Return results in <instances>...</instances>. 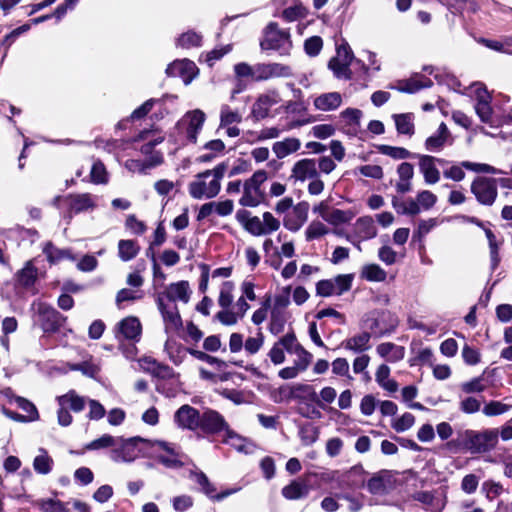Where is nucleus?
Here are the masks:
<instances>
[{
  "label": "nucleus",
  "instance_id": "nucleus-49",
  "mask_svg": "<svg viewBox=\"0 0 512 512\" xmlns=\"http://www.w3.org/2000/svg\"><path fill=\"white\" fill-rule=\"evenodd\" d=\"M354 217L355 212H353L352 210H341L337 208H332L325 222L334 226H338L349 223Z\"/></svg>",
  "mask_w": 512,
  "mask_h": 512
},
{
  "label": "nucleus",
  "instance_id": "nucleus-18",
  "mask_svg": "<svg viewBox=\"0 0 512 512\" xmlns=\"http://www.w3.org/2000/svg\"><path fill=\"white\" fill-rule=\"evenodd\" d=\"M166 73L171 77L182 78L184 84L188 85L197 76L198 68L196 67L194 62L188 59H183L171 63L167 67Z\"/></svg>",
  "mask_w": 512,
  "mask_h": 512
},
{
  "label": "nucleus",
  "instance_id": "nucleus-21",
  "mask_svg": "<svg viewBox=\"0 0 512 512\" xmlns=\"http://www.w3.org/2000/svg\"><path fill=\"white\" fill-rule=\"evenodd\" d=\"M201 429L206 433L226 432L229 426L223 416L215 410L208 409L201 416Z\"/></svg>",
  "mask_w": 512,
  "mask_h": 512
},
{
  "label": "nucleus",
  "instance_id": "nucleus-60",
  "mask_svg": "<svg viewBox=\"0 0 512 512\" xmlns=\"http://www.w3.org/2000/svg\"><path fill=\"white\" fill-rule=\"evenodd\" d=\"M261 218L264 235H270L279 230L281 222L271 212H264Z\"/></svg>",
  "mask_w": 512,
  "mask_h": 512
},
{
  "label": "nucleus",
  "instance_id": "nucleus-36",
  "mask_svg": "<svg viewBox=\"0 0 512 512\" xmlns=\"http://www.w3.org/2000/svg\"><path fill=\"white\" fill-rule=\"evenodd\" d=\"M414 498L425 504L431 512H442L446 505V497L444 494H432L422 491L415 494Z\"/></svg>",
  "mask_w": 512,
  "mask_h": 512
},
{
  "label": "nucleus",
  "instance_id": "nucleus-24",
  "mask_svg": "<svg viewBox=\"0 0 512 512\" xmlns=\"http://www.w3.org/2000/svg\"><path fill=\"white\" fill-rule=\"evenodd\" d=\"M175 421L182 428L194 430L200 427L201 416L195 408L183 405L176 411Z\"/></svg>",
  "mask_w": 512,
  "mask_h": 512
},
{
  "label": "nucleus",
  "instance_id": "nucleus-35",
  "mask_svg": "<svg viewBox=\"0 0 512 512\" xmlns=\"http://www.w3.org/2000/svg\"><path fill=\"white\" fill-rule=\"evenodd\" d=\"M477 103L475 105V111L481 121L490 122L492 118V108L490 106V95L485 88L477 87Z\"/></svg>",
  "mask_w": 512,
  "mask_h": 512
},
{
  "label": "nucleus",
  "instance_id": "nucleus-40",
  "mask_svg": "<svg viewBox=\"0 0 512 512\" xmlns=\"http://www.w3.org/2000/svg\"><path fill=\"white\" fill-rule=\"evenodd\" d=\"M43 253L51 264H57L65 259L75 260V257L71 254L70 250L57 248L51 242L45 244L43 247Z\"/></svg>",
  "mask_w": 512,
  "mask_h": 512
},
{
  "label": "nucleus",
  "instance_id": "nucleus-54",
  "mask_svg": "<svg viewBox=\"0 0 512 512\" xmlns=\"http://www.w3.org/2000/svg\"><path fill=\"white\" fill-rule=\"evenodd\" d=\"M14 401L20 409L27 413V415L24 416L29 422L37 421L39 419V413L36 406L28 399L16 396L14 397Z\"/></svg>",
  "mask_w": 512,
  "mask_h": 512
},
{
  "label": "nucleus",
  "instance_id": "nucleus-19",
  "mask_svg": "<svg viewBox=\"0 0 512 512\" xmlns=\"http://www.w3.org/2000/svg\"><path fill=\"white\" fill-rule=\"evenodd\" d=\"M279 93L271 90L260 94L252 106V115L256 119H264L269 115L270 109L280 102Z\"/></svg>",
  "mask_w": 512,
  "mask_h": 512
},
{
  "label": "nucleus",
  "instance_id": "nucleus-37",
  "mask_svg": "<svg viewBox=\"0 0 512 512\" xmlns=\"http://www.w3.org/2000/svg\"><path fill=\"white\" fill-rule=\"evenodd\" d=\"M300 147L301 141L298 138L287 137L281 141H276L272 146V151L278 159H283L297 152Z\"/></svg>",
  "mask_w": 512,
  "mask_h": 512
},
{
  "label": "nucleus",
  "instance_id": "nucleus-51",
  "mask_svg": "<svg viewBox=\"0 0 512 512\" xmlns=\"http://www.w3.org/2000/svg\"><path fill=\"white\" fill-rule=\"evenodd\" d=\"M288 320V314L286 311L271 310V318L269 330L272 334L277 335L284 330V326Z\"/></svg>",
  "mask_w": 512,
  "mask_h": 512
},
{
  "label": "nucleus",
  "instance_id": "nucleus-2",
  "mask_svg": "<svg viewBox=\"0 0 512 512\" xmlns=\"http://www.w3.org/2000/svg\"><path fill=\"white\" fill-rule=\"evenodd\" d=\"M226 170L227 164L223 162L213 169L195 175L194 179L188 184L189 195L198 200L216 197L221 190V180Z\"/></svg>",
  "mask_w": 512,
  "mask_h": 512
},
{
  "label": "nucleus",
  "instance_id": "nucleus-7",
  "mask_svg": "<svg viewBox=\"0 0 512 512\" xmlns=\"http://www.w3.org/2000/svg\"><path fill=\"white\" fill-rule=\"evenodd\" d=\"M57 403L59 405L57 412L58 423L64 427L69 426L73 420L68 408L74 412H81L85 407V399L79 396L74 390H70L66 394L58 396Z\"/></svg>",
  "mask_w": 512,
  "mask_h": 512
},
{
  "label": "nucleus",
  "instance_id": "nucleus-42",
  "mask_svg": "<svg viewBox=\"0 0 512 512\" xmlns=\"http://www.w3.org/2000/svg\"><path fill=\"white\" fill-rule=\"evenodd\" d=\"M330 232L329 227L320 220H313L304 231V237L307 242L319 240Z\"/></svg>",
  "mask_w": 512,
  "mask_h": 512
},
{
  "label": "nucleus",
  "instance_id": "nucleus-41",
  "mask_svg": "<svg viewBox=\"0 0 512 512\" xmlns=\"http://www.w3.org/2000/svg\"><path fill=\"white\" fill-rule=\"evenodd\" d=\"M309 492L308 485L305 481H292L289 485L282 489V495L289 500H297L307 496Z\"/></svg>",
  "mask_w": 512,
  "mask_h": 512
},
{
  "label": "nucleus",
  "instance_id": "nucleus-23",
  "mask_svg": "<svg viewBox=\"0 0 512 512\" xmlns=\"http://www.w3.org/2000/svg\"><path fill=\"white\" fill-rule=\"evenodd\" d=\"M205 122V113L199 109L185 114L182 124L186 125V135L191 142H196L197 134L202 129Z\"/></svg>",
  "mask_w": 512,
  "mask_h": 512
},
{
  "label": "nucleus",
  "instance_id": "nucleus-43",
  "mask_svg": "<svg viewBox=\"0 0 512 512\" xmlns=\"http://www.w3.org/2000/svg\"><path fill=\"white\" fill-rule=\"evenodd\" d=\"M393 119L398 133L409 136L414 134V115L412 113L394 114Z\"/></svg>",
  "mask_w": 512,
  "mask_h": 512
},
{
  "label": "nucleus",
  "instance_id": "nucleus-25",
  "mask_svg": "<svg viewBox=\"0 0 512 512\" xmlns=\"http://www.w3.org/2000/svg\"><path fill=\"white\" fill-rule=\"evenodd\" d=\"M163 163V154L155 152L144 160L129 159L124 163L125 168L132 173L146 174L149 169L155 168Z\"/></svg>",
  "mask_w": 512,
  "mask_h": 512
},
{
  "label": "nucleus",
  "instance_id": "nucleus-46",
  "mask_svg": "<svg viewBox=\"0 0 512 512\" xmlns=\"http://www.w3.org/2000/svg\"><path fill=\"white\" fill-rule=\"evenodd\" d=\"M361 277L370 282H383L387 278V273L378 264L373 263L363 266Z\"/></svg>",
  "mask_w": 512,
  "mask_h": 512
},
{
  "label": "nucleus",
  "instance_id": "nucleus-39",
  "mask_svg": "<svg viewBox=\"0 0 512 512\" xmlns=\"http://www.w3.org/2000/svg\"><path fill=\"white\" fill-rule=\"evenodd\" d=\"M375 381L384 390L394 393L398 390L397 382L390 378V368L386 364H381L375 373Z\"/></svg>",
  "mask_w": 512,
  "mask_h": 512
},
{
  "label": "nucleus",
  "instance_id": "nucleus-30",
  "mask_svg": "<svg viewBox=\"0 0 512 512\" xmlns=\"http://www.w3.org/2000/svg\"><path fill=\"white\" fill-rule=\"evenodd\" d=\"M342 101V95L339 92H328L315 97L313 105L316 110L329 112L338 109Z\"/></svg>",
  "mask_w": 512,
  "mask_h": 512
},
{
  "label": "nucleus",
  "instance_id": "nucleus-56",
  "mask_svg": "<svg viewBox=\"0 0 512 512\" xmlns=\"http://www.w3.org/2000/svg\"><path fill=\"white\" fill-rule=\"evenodd\" d=\"M90 177L91 182H93L94 184L108 183V172L102 162H94L91 168Z\"/></svg>",
  "mask_w": 512,
  "mask_h": 512
},
{
  "label": "nucleus",
  "instance_id": "nucleus-64",
  "mask_svg": "<svg viewBox=\"0 0 512 512\" xmlns=\"http://www.w3.org/2000/svg\"><path fill=\"white\" fill-rule=\"evenodd\" d=\"M36 277L37 269L32 265V262H28L18 275L19 282L24 286L32 285Z\"/></svg>",
  "mask_w": 512,
  "mask_h": 512
},
{
  "label": "nucleus",
  "instance_id": "nucleus-16",
  "mask_svg": "<svg viewBox=\"0 0 512 512\" xmlns=\"http://www.w3.org/2000/svg\"><path fill=\"white\" fill-rule=\"evenodd\" d=\"M419 170L424 177V181L428 185H434L440 180V171L436 164H445L446 160L436 158L430 155H420L419 157Z\"/></svg>",
  "mask_w": 512,
  "mask_h": 512
},
{
  "label": "nucleus",
  "instance_id": "nucleus-17",
  "mask_svg": "<svg viewBox=\"0 0 512 512\" xmlns=\"http://www.w3.org/2000/svg\"><path fill=\"white\" fill-rule=\"evenodd\" d=\"M142 333V325L135 316H128L122 319L116 326V338L139 341Z\"/></svg>",
  "mask_w": 512,
  "mask_h": 512
},
{
  "label": "nucleus",
  "instance_id": "nucleus-6",
  "mask_svg": "<svg viewBox=\"0 0 512 512\" xmlns=\"http://www.w3.org/2000/svg\"><path fill=\"white\" fill-rule=\"evenodd\" d=\"M151 456L167 468H179L183 466L181 454L176 446L165 441H151Z\"/></svg>",
  "mask_w": 512,
  "mask_h": 512
},
{
  "label": "nucleus",
  "instance_id": "nucleus-22",
  "mask_svg": "<svg viewBox=\"0 0 512 512\" xmlns=\"http://www.w3.org/2000/svg\"><path fill=\"white\" fill-rule=\"evenodd\" d=\"M308 219V204L298 203L293 207L290 214H287L283 219L284 227L291 232H297L305 224Z\"/></svg>",
  "mask_w": 512,
  "mask_h": 512
},
{
  "label": "nucleus",
  "instance_id": "nucleus-28",
  "mask_svg": "<svg viewBox=\"0 0 512 512\" xmlns=\"http://www.w3.org/2000/svg\"><path fill=\"white\" fill-rule=\"evenodd\" d=\"M190 293L189 283L187 281H179L168 285L165 292L161 295L164 299L166 298L169 303H174L175 301L187 303L190 299Z\"/></svg>",
  "mask_w": 512,
  "mask_h": 512
},
{
  "label": "nucleus",
  "instance_id": "nucleus-52",
  "mask_svg": "<svg viewBox=\"0 0 512 512\" xmlns=\"http://www.w3.org/2000/svg\"><path fill=\"white\" fill-rule=\"evenodd\" d=\"M52 464L53 460L45 450H40V454L33 461L34 470L39 474H48L51 471Z\"/></svg>",
  "mask_w": 512,
  "mask_h": 512
},
{
  "label": "nucleus",
  "instance_id": "nucleus-29",
  "mask_svg": "<svg viewBox=\"0 0 512 512\" xmlns=\"http://www.w3.org/2000/svg\"><path fill=\"white\" fill-rule=\"evenodd\" d=\"M223 442L243 454H253L256 451V445L253 442L238 435L230 428L225 432Z\"/></svg>",
  "mask_w": 512,
  "mask_h": 512
},
{
  "label": "nucleus",
  "instance_id": "nucleus-55",
  "mask_svg": "<svg viewBox=\"0 0 512 512\" xmlns=\"http://www.w3.org/2000/svg\"><path fill=\"white\" fill-rule=\"evenodd\" d=\"M337 396V392L333 387L326 386L321 389L320 393H316V400H312V402L316 403L322 409H325L327 404H331L335 401Z\"/></svg>",
  "mask_w": 512,
  "mask_h": 512
},
{
  "label": "nucleus",
  "instance_id": "nucleus-15",
  "mask_svg": "<svg viewBox=\"0 0 512 512\" xmlns=\"http://www.w3.org/2000/svg\"><path fill=\"white\" fill-rule=\"evenodd\" d=\"M158 309L163 317L166 331H176L182 326L181 316L175 303H166L162 295L157 297Z\"/></svg>",
  "mask_w": 512,
  "mask_h": 512
},
{
  "label": "nucleus",
  "instance_id": "nucleus-4",
  "mask_svg": "<svg viewBox=\"0 0 512 512\" xmlns=\"http://www.w3.org/2000/svg\"><path fill=\"white\" fill-rule=\"evenodd\" d=\"M267 179V171L261 169L254 172L243 183V194L239 199V204L243 207H257L264 200L265 194L261 186Z\"/></svg>",
  "mask_w": 512,
  "mask_h": 512
},
{
  "label": "nucleus",
  "instance_id": "nucleus-20",
  "mask_svg": "<svg viewBox=\"0 0 512 512\" xmlns=\"http://www.w3.org/2000/svg\"><path fill=\"white\" fill-rule=\"evenodd\" d=\"M284 341L288 346V353L296 356L294 365L301 371H305L312 361V354L303 348L293 333H288V338Z\"/></svg>",
  "mask_w": 512,
  "mask_h": 512
},
{
  "label": "nucleus",
  "instance_id": "nucleus-61",
  "mask_svg": "<svg viewBox=\"0 0 512 512\" xmlns=\"http://www.w3.org/2000/svg\"><path fill=\"white\" fill-rule=\"evenodd\" d=\"M511 409V405L503 403L501 401H490L487 403L482 412L488 417L497 416L508 412Z\"/></svg>",
  "mask_w": 512,
  "mask_h": 512
},
{
  "label": "nucleus",
  "instance_id": "nucleus-14",
  "mask_svg": "<svg viewBox=\"0 0 512 512\" xmlns=\"http://www.w3.org/2000/svg\"><path fill=\"white\" fill-rule=\"evenodd\" d=\"M319 175L317 162L315 159L303 158L294 163L291 168L289 179L294 183H304Z\"/></svg>",
  "mask_w": 512,
  "mask_h": 512
},
{
  "label": "nucleus",
  "instance_id": "nucleus-26",
  "mask_svg": "<svg viewBox=\"0 0 512 512\" xmlns=\"http://www.w3.org/2000/svg\"><path fill=\"white\" fill-rule=\"evenodd\" d=\"M362 111L356 108H347L339 115V123L349 135H356L360 130Z\"/></svg>",
  "mask_w": 512,
  "mask_h": 512
},
{
  "label": "nucleus",
  "instance_id": "nucleus-47",
  "mask_svg": "<svg viewBox=\"0 0 512 512\" xmlns=\"http://www.w3.org/2000/svg\"><path fill=\"white\" fill-rule=\"evenodd\" d=\"M70 210L75 213L88 210L94 207V202L89 194H80L68 198Z\"/></svg>",
  "mask_w": 512,
  "mask_h": 512
},
{
  "label": "nucleus",
  "instance_id": "nucleus-45",
  "mask_svg": "<svg viewBox=\"0 0 512 512\" xmlns=\"http://www.w3.org/2000/svg\"><path fill=\"white\" fill-rule=\"evenodd\" d=\"M140 247L134 240H120L118 242V255L122 261H130L137 256Z\"/></svg>",
  "mask_w": 512,
  "mask_h": 512
},
{
  "label": "nucleus",
  "instance_id": "nucleus-13",
  "mask_svg": "<svg viewBox=\"0 0 512 512\" xmlns=\"http://www.w3.org/2000/svg\"><path fill=\"white\" fill-rule=\"evenodd\" d=\"M396 486V477L392 471L381 470L374 474L367 483V488L374 495H385Z\"/></svg>",
  "mask_w": 512,
  "mask_h": 512
},
{
  "label": "nucleus",
  "instance_id": "nucleus-3",
  "mask_svg": "<svg viewBox=\"0 0 512 512\" xmlns=\"http://www.w3.org/2000/svg\"><path fill=\"white\" fill-rule=\"evenodd\" d=\"M151 440L141 437L118 438V445L111 452L115 462H132L146 449H150Z\"/></svg>",
  "mask_w": 512,
  "mask_h": 512
},
{
  "label": "nucleus",
  "instance_id": "nucleus-62",
  "mask_svg": "<svg viewBox=\"0 0 512 512\" xmlns=\"http://www.w3.org/2000/svg\"><path fill=\"white\" fill-rule=\"evenodd\" d=\"M430 84H431L430 80L422 82L419 79L412 78L409 80L399 82L398 90L401 92H406V93H415V92L419 91L421 88L427 87Z\"/></svg>",
  "mask_w": 512,
  "mask_h": 512
},
{
  "label": "nucleus",
  "instance_id": "nucleus-57",
  "mask_svg": "<svg viewBox=\"0 0 512 512\" xmlns=\"http://www.w3.org/2000/svg\"><path fill=\"white\" fill-rule=\"evenodd\" d=\"M418 203L420 211L431 209L437 202V196L429 190H423L416 195L414 199Z\"/></svg>",
  "mask_w": 512,
  "mask_h": 512
},
{
  "label": "nucleus",
  "instance_id": "nucleus-44",
  "mask_svg": "<svg viewBox=\"0 0 512 512\" xmlns=\"http://www.w3.org/2000/svg\"><path fill=\"white\" fill-rule=\"evenodd\" d=\"M370 334L368 332H362L354 335L345 341V348L354 352H362L369 349L370 345Z\"/></svg>",
  "mask_w": 512,
  "mask_h": 512
},
{
  "label": "nucleus",
  "instance_id": "nucleus-10",
  "mask_svg": "<svg viewBox=\"0 0 512 512\" xmlns=\"http://www.w3.org/2000/svg\"><path fill=\"white\" fill-rule=\"evenodd\" d=\"M353 60V53L347 44H341L337 48L336 56L333 57L328 67L333 74L339 79H350V65Z\"/></svg>",
  "mask_w": 512,
  "mask_h": 512
},
{
  "label": "nucleus",
  "instance_id": "nucleus-59",
  "mask_svg": "<svg viewBox=\"0 0 512 512\" xmlns=\"http://www.w3.org/2000/svg\"><path fill=\"white\" fill-rule=\"evenodd\" d=\"M292 387L294 399L316 400V392L311 385L297 383L293 384Z\"/></svg>",
  "mask_w": 512,
  "mask_h": 512
},
{
  "label": "nucleus",
  "instance_id": "nucleus-53",
  "mask_svg": "<svg viewBox=\"0 0 512 512\" xmlns=\"http://www.w3.org/2000/svg\"><path fill=\"white\" fill-rule=\"evenodd\" d=\"M270 397L275 403L289 402L294 399L293 387L292 385L285 384L275 388L271 391Z\"/></svg>",
  "mask_w": 512,
  "mask_h": 512
},
{
  "label": "nucleus",
  "instance_id": "nucleus-27",
  "mask_svg": "<svg viewBox=\"0 0 512 512\" xmlns=\"http://www.w3.org/2000/svg\"><path fill=\"white\" fill-rule=\"evenodd\" d=\"M235 217L248 233L252 234L253 236L264 235L262 218L253 216L249 211L244 209L238 210Z\"/></svg>",
  "mask_w": 512,
  "mask_h": 512
},
{
  "label": "nucleus",
  "instance_id": "nucleus-12",
  "mask_svg": "<svg viewBox=\"0 0 512 512\" xmlns=\"http://www.w3.org/2000/svg\"><path fill=\"white\" fill-rule=\"evenodd\" d=\"M32 308L37 313L38 321L44 331H54L62 324V315L50 305L44 302H34Z\"/></svg>",
  "mask_w": 512,
  "mask_h": 512
},
{
  "label": "nucleus",
  "instance_id": "nucleus-38",
  "mask_svg": "<svg viewBox=\"0 0 512 512\" xmlns=\"http://www.w3.org/2000/svg\"><path fill=\"white\" fill-rule=\"evenodd\" d=\"M138 139L146 141V143L141 146L140 152L145 156V159H147L151 157L153 153L158 152L155 150V146L163 142L164 136L152 131L144 130L140 132Z\"/></svg>",
  "mask_w": 512,
  "mask_h": 512
},
{
  "label": "nucleus",
  "instance_id": "nucleus-33",
  "mask_svg": "<svg viewBox=\"0 0 512 512\" xmlns=\"http://www.w3.org/2000/svg\"><path fill=\"white\" fill-rule=\"evenodd\" d=\"M450 138L451 135L448 127L444 122H442L439 125L436 133L426 139L425 148L430 152H438L443 149Z\"/></svg>",
  "mask_w": 512,
  "mask_h": 512
},
{
  "label": "nucleus",
  "instance_id": "nucleus-63",
  "mask_svg": "<svg viewBox=\"0 0 512 512\" xmlns=\"http://www.w3.org/2000/svg\"><path fill=\"white\" fill-rule=\"evenodd\" d=\"M37 505L43 512H69L65 504L56 499L40 500Z\"/></svg>",
  "mask_w": 512,
  "mask_h": 512
},
{
  "label": "nucleus",
  "instance_id": "nucleus-9",
  "mask_svg": "<svg viewBox=\"0 0 512 512\" xmlns=\"http://www.w3.org/2000/svg\"><path fill=\"white\" fill-rule=\"evenodd\" d=\"M353 278V274H341L333 279L321 280L316 284V292L322 297L341 295L351 289Z\"/></svg>",
  "mask_w": 512,
  "mask_h": 512
},
{
  "label": "nucleus",
  "instance_id": "nucleus-1",
  "mask_svg": "<svg viewBox=\"0 0 512 512\" xmlns=\"http://www.w3.org/2000/svg\"><path fill=\"white\" fill-rule=\"evenodd\" d=\"M236 84L232 90V98L246 89L247 82H260L272 78H287L292 76L290 66L282 63H257L250 65L240 62L233 67Z\"/></svg>",
  "mask_w": 512,
  "mask_h": 512
},
{
  "label": "nucleus",
  "instance_id": "nucleus-58",
  "mask_svg": "<svg viewBox=\"0 0 512 512\" xmlns=\"http://www.w3.org/2000/svg\"><path fill=\"white\" fill-rule=\"evenodd\" d=\"M234 284L231 281H226L220 288L218 304L222 308H228L233 302Z\"/></svg>",
  "mask_w": 512,
  "mask_h": 512
},
{
  "label": "nucleus",
  "instance_id": "nucleus-31",
  "mask_svg": "<svg viewBox=\"0 0 512 512\" xmlns=\"http://www.w3.org/2000/svg\"><path fill=\"white\" fill-rule=\"evenodd\" d=\"M354 235L358 241H365L377 235V228L370 216L360 217L354 224Z\"/></svg>",
  "mask_w": 512,
  "mask_h": 512
},
{
  "label": "nucleus",
  "instance_id": "nucleus-34",
  "mask_svg": "<svg viewBox=\"0 0 512 512\" xmlns=\"http://www.w3.org/2000/svg\"><path fill=\"white\" fill-rule=\"evenodd\" d=\"M377 354L388 362H398L405 356V348L392 342H384L376 347Z\"/></svg>",
  "mask_w": 512,
  "mask_h": 512
},
{
  "label": "nucleus",
  "instance_id": "nucleus-5",
  "mask_svg": "<svg viewBox=\"0 0 512 512\" xmlns=\"http://www.w3.org/2000/svg\"><path fill=\"white\" fill-rule=\"evenodd\" d=\"M499 432L489 429L482 432L467 430L465 432L466 446L471 453H484L493 449L498 443Z\"/></svg>",
  "mask_w": 512,
  "mask_h": 512
},
{
  "label": "nucleus",
  "instance_id": "nucleus-50",
  "mask_svg": "<svg viewBox=\"0 0 512 512\" xmlns=\"http://www.w3.org/2000/svg\"><path fill=\"white\" fill-rule=\"evenodd\" d=\"M288 338V334L281 337L270 349L268 356L273 364L280 365L285 361L284 350L288 352V346L285 341Z\"/></svg>",
  "mask_w": 512,
  "mask_h": 512
},
{
  "label": "nucleus",
  "instance_id": "nucleus-11",
  "mask_svg": "<svg viewBox=\"0 0 512 512\" xmlns=\"http://www.w3.org/2000/svg\"><path fill=\"white\" fill-rule=\"evenodd\" d=\"M287 45H290L288 32L279 29L276 23H270L260 42L262 50H281L285 49Z\"/></svg>",
  "mask_w": 512,
  "mask_h": 512
},
{
  "label": "nucleus",
  "instance_id": "nucleus-8",
  "mask_svg": "<svg viewBox=\"0 0 512 512\" xmlns=\"http://www.w3.org/2000/svg\"><path fill=\"white\" fill-rule=\"evenodd\" d=\"M471 192L480 204L491 206L498 195L497 180L489 177H477L471 184Z\"/></svg>",
  "mask_w": 512,
  "mask_h": 512
},
{
  "label": "nucleus",
  "instance_id": "nucleus-48",
  "mask_svg": "<svg viewBox=\"0 0 512 512\" xmlns=\"http://www.w3.org/2000/svg\"><path fill=\"white\" fill-rule=\"evenodd\" d=\"M242 121V115L237 109H232L229 105L223 104L220 109V127H226L238 124Z\"/></svg>",
  "mask_w": 512,
  "mask_h": 512
},
{
  "label": "nucleus",
  "instance_id": "nucleus-32",
  "mask_svg": "<svg viewBox=\"0 0 512 512\" xmlns=\"http://www.w3.org/2000/svg\"><path fill=\"white\" fill-rule=\"evenodd\" d=\"M398 325L397 317L389 311H380L374 318V323L370 326V329L374 330L375 333L384 334L390 332Z\"/></svg>",
  "mask_w": 512,
  "mask_h": 512
}]
</instances>
